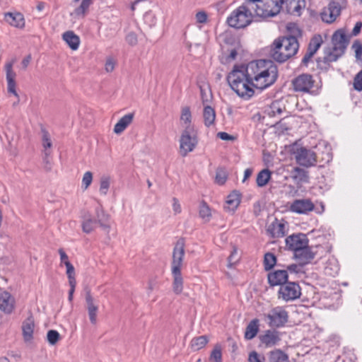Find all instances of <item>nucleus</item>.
<instances>
[{"label": "nucleus", "mask_w": 362, "mask_h": 362, "mask_svg": "<svg viewBox=\"0 0 362 362\" xmlns=\"http://www.w3.org/2000/svg\"><path fill=\"white\" fill-rule=\"evenodd\" d=\"M247 76L253 88L263 90L275 83L278 77V69L271 60L259 59L247 64Z\"/></svg>", "instance_id": "nucleus-1"}, {"label": "nucleus", "mask_w": 362, "mask_h": 362, "mask_svg": "<svg viewBox=\"0 0 362 362\" xmlns=\"http://www.w3.org/2000/svg\"><path fill=\"white\" fill-rule=\"evenodd\" d=\"M247 65H235L227 76V81L236 94L244 100L250 99L255 94L251 80L246 73Z\"/></svg>", "instance_id": "nucleus-2"}, {"label": "nucleus", "mask_w": 362, "mask_h": 362, "mask_svg": "<svg viewBox=\"0 0 362 362\" xmlns=\"http://www.w3.org/2000/svg\"><path fill=\"white\" fill-rule=\"evenodd\" d=\"M299 44L293 36L276 39L270 48V56L276 62L283 63L293 57L298 52Z\"/></svg>", "instance_id": "nucleus-3"}, {"label": "nucleus", "mask_w": 362, "mask_h": 362, "mask_svg": "<svg viewBox=\"0 0 362 362\" xmlns=\"http://www.w3.org/2000/svg\"><path fill=\"white\" fill-rule=\"evenodd\" d=\"M256 16L254 13V3L245 0L243 4L235 9L227 18L229 26L235 28H244L248 26Z\"/></svg>", "instance_id": "nucleus-4"}, {"label": "nucleus", "mask_w": 362, "mask_h": 362, "mask_svg": "<svg viewBox=\"0 0 362 362\" xmlns=\"http://www.w3.org/2000/svg\"><path fill=\"white\" fill-rule=\"evenodd\" d=\"M185 256V242L179 239L174 247L173 261L171 264L173 276V290L176 294H180L183 290V279L181 274V266Z\"/></svg>", "instance_id": "nucleus-5"}, {"label": "nucleus", "mask_w": 362, "mask_h": 362, "mask_svg": "<svg viewBox=\"0 0 362 362\" xmlns=\"http://www.w3.org/2000/svg\"><path fill=\"white\" fill-rule=\"evenodd\" d=\"M332 47H327L325 49L323 57L325 63L329 64L336 62L344 54L348 45L344 32L341 30H337L332 35Z\"/></svg>", "instance_id": "nucleus-6"}, {"label": "nucleus", "mask_w": 362, "mask_h": 362, "mask_svg": "<svg viewBox=\"0 0 362 362\" xmlns=\"http://www.w3.org/2000/svg\"><path fill=\"white\" fill-rule=\"evenodd\" d=\"M292 86L296 92L303 93H316L315 81L309 74H302L292 80Z\"/></svg>", "instance_id": "nucleus-7"}, {"label": "nucleus", "mask_w": 362, "mask_h": 362, "mask_svg": "<svg viewBox=\"0 0 362 362\" xmlns=\"http://www.w3.org/2000/svg\"><path fill=\"white\" fill-rule=\"evenodd\" d=\"M288 312L284 308L276 306L271 309L268 313L264 314V319L271 327H281L287 322Z\"/></svg>", "instance_id": "nucleus-8"}, {"label": "nucleus", "mask_w": 362, "mask_h": 362, "mask_svg": "<svg viewBox=\"0 0 362 362\" xmlns=\"http://www.w3.org/2000/svg\"><path fill=\"white\" fill-rule=\"evenodd\" d=\"M293 155L296 163L305 168L314 166L317 163L316 153L313 150L303 146L293 148Z\"/></svg>", "instance_id": "nucleus-9"}, {"label": "nucleus", "mask_w": 362, "mask_h": 362, "mask_svg": "<svg viewBox=\"0 0 362 362\" xmlns=\"http://www.w3.org/2000/svg\"><path fill=\"white\" fill-rule=\"evenodd\" d=\"M346 5V0H332L321 13L322 20L327 23H333Z\"/></svg>", "instance_id": "nucleus-10"}, {"label": "nucleus", "mask_w": 362, "mask_h": 362, "mask_svg": "<svg viewBox=\"0 0 362 362\" xmlns=\"http://www.w3.org/2000/svg\"><path fill=\"white\" fill-rule=\"evenodd\" d=\"M197 144L195 129L183 130L180 139V151L182 156H186L188 153L192 151Z\"/></svg>", "instance_id": "nucleus-11"}, {"label": "nucleus", "mask_w": 362, "mask_h": 362, "mask_svg": "<svg viewBox=\"0 0 362 362\" xmlns=\"http://www.w3.org/2000/svg\"><path fill=\"white\" fill-rule=\"evenodd\" d=\"M301 289L300 286L295 282H288L281 285L278 292V298L288 302L300 298Z\"/></svg>", "instance_id": "nucleus-12"}, {"label": "nucleus", "mask_w": 362, "mask_h": 362, "mask_svg": "<svg viewBox=\"0 0 362 362\" xmlns=\"http://www.w3.org/2000/svg\"><path fill=\"white\" fill-rule=\"evenodd\" d=\"M286 245L288 250L296 252L300 251L308 245V239L305 234L291 235L286 238Z\"/></svg>", "instance_id": "nucleus-13"}, {"label": "nucleus", "mask_w": 362, "mask_h": 362, "mask_svg": "<svg viewBox=\"0 0 362 362\" xmlns=\"http://www.w3.org/2000/svg\"><path fill=\"white\" fill-rule=\"evenodd\" d=\"M16 62V59H13L5 64L4 69L6 71V79L7 82V90L9 93L13 94L17 98H19L18 94L16 90V74L13 69V66Z\"/></svg>", "instance_id": "nucleus-14"}, {"label": "nucleus", "mask_w": 362, "mask_h": 362, "mask_svg": "<svg viewBox=\"0 0 362 362\" xmlns=\"http://www.w3.org/2000/svg\"><path fill=\"white\" fill-rule=\"evenodd\" d=\"M314 208V204L309 199H296L289 206L291 211L298 214H306L313 211Z\"/></svg>", "instance_id": "nucleus-15"}, {"label": "nucleus", "mask_w": 362, "mask_h": 362, "mask_svg": "<svg viewBox=\"0 0 362 362\" xmlns=\"http://www.w3.org/2000/svg\"><path fill=\"white\" fill-rule=\"evenodd\" d=\"M85 300L89 320L92 325H95L99 306L89 291L86 293Z\"/></svg>", "instance_id": "nucleus-16"}, {"label": "nucleus", "mask_w": 362, "mask_h": 362, "mask_svg": "<svg viewBox=\"0 0 362 362\" xmlns=\"http://www.w3.org/2000/svg\"><path fill=\"white\" fill-rule=\"evenodd\" d=\"M270 286H281L288 281V272L285 269H277L271 272L267 275Z\"/></svg>", "instance_id": "nucleus-17"}, {"label": "nucleus", "mask_w": 362, "mask_h": 362, "mask_svg": "<svg viewBox=\"0 0 362 362\" xmlns=\"http://www.w3.org/2000/svg\"><path fill=\"white\" fill-rule=\"evenodd\" d=\"M15 308V299L8 291L0 293V310L6 314H11Z\"/></svg>", "instance_id": "nucleus-18"}, {"label": "nucleus", "mask_w": 362, "mask_h": 362, "mask_svg": "<svg viewBox=\"0 0 362 362\" xmlns=\"http://www.w3.org/2000/svg\"><path fill=\"white\" fill-rule=\"evenodd\" d=\"M4 20L10 25L17 28H23L25 27V21L24 16L19 12H8L4 14Z\"/></svg>", "instance_id": "nucleus-19"}, {"label": "nucleus", "mask_w": 362, "mask_h": 362, "mask_svg": "<svg viewBox=\"0 0 362 362\" xmlns=\"http://www.w3.org/2000/svg\"><path fill=\"white\" fill-rule=\"evenodd\" d=\"M95 221L106 232H109L110 228V215L106 214L101 206L95 209Z\"/></svg>", "instance_id": "nucleus-20"}, {"label": "nucleus", "mask_w": 362, "mask_h": 362, "mask_svg": "<svg viewBox=\"0 0 362 362\" xmlns=\"http://www.w3.org/2000/svg\"><path fill=\"white\" fill-rule=\"evenodd\" d=\"M35 321L33 316L26 318L22 325L23 337L25 341H30L33 338Z\"/></svg>", "instance_id": "nucleus-21"}, {"label": "nucleus", "mask_w": 362, "mask_h": 362, "mask_svg": "<svg viewBox=\"0 0 362 362\" xmlns=\"http://www.w3.org/2000/svg\"><path fill=\"white\" fill-rule=\"evenodd\" d=\"M260 341L267 347H272L280 341L279 332L274 330H267L260 336Z\"/></svg>", "instance_id": "nucleus-22"}, {"label": "nucleus", "mask_w": 362, "mask_h": 362, "mask_svg": "<svg viewBox=\"0 0 362 362\" xmlns=\"http://www.w3.org/2000/svg\"><path fill=\"white\" fill-rule=\"evenodd\" d=\"M134 117V113H129L124 115L119 119V120L115 124L114 127V132L117 134L122 133L127 127L133 122Z\"/></svg>", "instance_id": "nucleus-23"}, {"label": "nucleus", "mask_w": 362, "mask_h": 362, "mask_svg": "<svg viewBox=\"0 0 362 362\" xmlns=\"http://www.w3.org/2000/svg\"><path fill=\"white\" fill-rule=\"evenodd\" d=\"M216 111L210 105H204L203 109L204 124L206 127H212L215 124Z\"/></svg>", "instance_id": "nucleus-24"}, {"label": "nucleus", "mask_w": 362, "mask_h": 362, "mask_svg": "<svg viewBox=\"0 0 362 362\" xmlns=\"http://www.w3.org/2000/svg\"><path fill=\"white\" fill-rule=\"evenodd\" d=\"M180 120L183 130H188V128L194 129L192 123V113L189 107L185 106L182 108Z\"/></svg>", "instance_id": "nucleus-25"}, {"label": "nucleus", "mask_w": 362, "mask_h": 362, "mask_svg": "<svg viewBox=\"0 0 362 362\" xmlns=\"http://www.w3.org/2000/svg\"><path fill=\"white\" fill-rule=\"evenodd\" d=\"M240 203V194L238 192H233L228 197L224 209L228 211H234Z\"/></svg>", "instance_id": "nucleus-26"}, {"label": "nucleus", "mask_w": 362, "mask_h": 362, "mask_svg": "<svg viewBox=\"0 0 362 362\" xmlns=\"http://www.w3.org/2000/svg\"><path fill=\"white\" fill-rule=\"evenodd\" d=\"M42 142L43 147V153H44V160L48 162V158L50 156L52 153L51 148L52 146V142L49 132L45 130H42Z\"/></svg>", "instance_id": "nucleus-27"}, {"label": "nucleus", "mask_w": 362, "mask_h": 362, "mask_svg": "<svg viewBox=\"0 0 362 362\" xmlns=\"http://www.w3.org/2000/svg\"><path fill=\"white\" fill-rule=\"evenodd\" d=\"M294 256L300 264H305L314 259L315 254L308 245L305 248L301 249L300 251L296 252Z\"/></svg>", "instance_id": "nucleus-28"}, {"label": "nucleus", "mask_w": 362, "mask_h": 362, "mask_svg": "<svg viewBox=\"0 0 362 362\" xmlns=\"http://www.w3.org/2000/svg\"><path fill=\"white\" fill-rule=\"evenodd\" d=\"M62 39L66 42L69 47L73 49L76 50L80 44V38L73 31L69 30L65 32L62 35Z\"/></svg>", "instance_id": "nucleus-29"}, {"label": "nucleus", "mask_w": 362, "mask_h": 362, "mask_svg": "<svg viewBox=\"0 0 362 362\" xmlns=\"http://www.w3.org/2000/svg\"><path fill=\"white\" fill-rule=\"evenodd\" d=\"M267 233L272 238H281L285 235V225L282 223L274 221L269 226Z\"/></svg>", "instance_id": "nucleus-30"}, {"label": "nucleus", "mask_w": 362, "mask_h": 362, "mask_svg": "<svg viewBox=\"0 0 362 362\" xmlns=\"http://www.w3.org/2000/svg\"><path fill=\"white\" fill-rule=\"evenodd\" d=\"M305 6V0H296V1H293L288 4V5L285 6V8L287 13L293 16H300Z\"/></svg>", "instance_id": "nucleus-31"}, {"label": "nucleus", "mask_w": 362, "mask_h": 362, "mask_svg": "<svg viewBox=\"0 0 362 362\" xmlns=\"http://www.w3.org/2000/svg\"><path fill=\"white\" fill-rule=\"evenodd\" d=\"M259 329V321L258 319H253L246 327L245 332V338L247 340L253 339Z\"/></svg>", "instance_id": "nucleus-32"}, {"label": "nucleus", "mask_w": 362, "mask_h": 362, "mask_svg": "<svg viewBox=\"0 0 362 362\" xmlns=\"http://www.w3.org/2000/svg\"><path fill=\"white\" fill-rule=\"evenodd\" d=\"M284 110V107L282 106L281 102L276 100L267 108L265 112L269 117H274L281 115Z\"/></svg>", "instance_id": "nucleus-33"}, {"label": "nucleus", "mask_w": 362, "mask_h": 362, "mask_svg": "<svg viewBox=\"0 0 362 362\" xmlns=\"http://www.w3.org/2000/svg\"><path fill=\"white\" fill-rule=\"evenodd\" d=\"M97 222L93 219L90 215H85L81 222L82 230L86 233H90L95 230Z\"/></svg>", "instance_id": "nucleus-34"}, {"label": "nucleus", "mask_w": 362, "mask_h": 362, "mask_svg": "<svg viewBox=\"0 0 362 362\" xmlns=\"http://www.w3.org/2000/svg\"><path fill=\"white\" fill-rule=\"evenodd\" d=\"M269 362H288V356L280 349L269 353Z\"/></svg>", "instance_id": "nucleus-35"}, {"label": "nucleus", "mask_w": 362, "mask_h": 362, "mask_svg": "<svg viewBox=\"0 0 362 362\" xmlns=\"http://www.w3.org/2000/svg\"><path fill=\"white\" fill-rule=\"evenodd\" d=\"M209 342V339L206 335L199 336L194 337L191 340L190 346L191 349L196 351L204 348Z\"/></svg>", "instance_id": "nucleus-36"}, {"label": "nucleus", "mask_w": 362, "mask_h": 362, "mask_svg": "<svg viewBox=\"0 0 362 362\" xmlns=\"http://www.w3.org/2000/svg\"><path fill=\"white\" fill-rule=\"evenodd\" d=\"M271 178V172L268 169L262 170L257 176L256 182L258 187L265 186Z\"/></svg>", "instance_id": "nucleus-37"}, {"label": "nucleus", "mask_w": 362, "mask_h": 362, "mask_svg": "<svg viewBox=\"0 0 362 362\" xmlns=\"http://www.w3.org/2000/svg\"><path fill=\"white\" fill-rule=\"evenodd\" d=\"M322 43V38L320 35H315L310 40L308 50L311 52L313 54H315L316 52L319 49Z\"/></svg>", "instance_id": "nucleus-38"}, {"label": "nucleus", "mask_w": 362, "mask_h": 362, "mask_svg": "<svg viewBox=\"0 0 362 362\" xmlns=\"http://www.w3.org/2000/svg\"><path fill=\"white\" fill-rule=\"evenodd\" d=\"M211 362H222V348L219 344H216L209 356Z\"/></svg>", "instance_id": "nucleus-39"}, {"label": "nucleus", "mask_w": 362, "mask_h": 362, "mask_svg": "<svg viewBox=\"0 0 362 362\" xmlns=\"http://www.w3.org/2000/svg\"><path fill=\"white\" fill-rule=\"evenodd\" d=\"M92 4L93 0H82L81 5L74 10V14L78 16H84Z\"/></svg>", "instance_id": "nucleus-40"}, {"label": "nucleus", "mask_w": 362, "mask_h": 362, "mask_svg": "<svg viewBox=\"0 0 362 362\" xmlns=\"http://www.w3.org/2000/svg\"><path fill=\"white\" fill-rule=\"evenodd\" d=\"M276 263V258L272 253L267 252L264 255V267L266 271L271 270Z\"/></svg>", "instance_id": "nucleus-41"}, {"label": "nucleus", "mask_w": 362, "mask_h": 362, "mask_svg": "<svg viewBox=\"0 0 362 362\" xmlns=\"http://www.w3.org/2000/svg\"><path fill=\"white\" fill-rule=\"evenodd\" d=\"M110 185V178L107 176H103L100 180L99 192L101 195H106Z\"/></svg>", "instance_id": "nucleus-42"}, {"label": "nucleus", "mask_w": 362, "mask_h": 362, "mask_svg": "<svg viewBox=\"0 0 362 362\" xmlns=\"http://www.w3.org/2000/svg\"><path fill=\"white\" fill-rule=\"evenodd\" d=\"M60 338V334L57 330L51 329L49 330L47 333V340L48 343L52 346L55 345L59 341Z\"/></svg>", "instance_id": "nucleus-43"}, {"label": "nucleus", "mask_w": 362, "mask_h": 362, "mask_svg": "<svg viewBox=\"0 0 362 362\" xmlns=\"http://www.w3.org/2000/svg\"><path fill=\"white\" fill-rule=\"evenodd\" d=\"M200 93L203 106L210 105L212 99V95L210 91H207L206 88L200 86Z\"/></svg>", "instance_id": "nucleus-44"}, {"label": "nucleus", "mask_w": 362, "mask_h": 362, "mask_svg": "<svg viewBox=\"0 0 362 362\" xmlns=\"http://www.w3.org/2000/svg\"><path fill=\"white\" fill-rule=\"evenodd\" d=\"M211 210L209 206L205 203L202 202L199 206V216L202 218L208 221L211 217Z\"/></svg>", "instance_id": "nucleus-45"}, {"label": "nucleus", "mask_w": 362, "mask_h": 362, "mask_svg": "<svg viewBox=\"0 0 362 362\" xmlns=\"http://www.w3.org/2000/svg\"><path fill=\"white\" fill-rule=\"evenodd\" d=\"M293 173L294 174L293 177L298 178L300 181H305L308 178L307 172L300 168H294Z\"/></svg>", "instance_id": "nucleus-46"}, {"label": "nucleus", "mask_w": 362, "mask_h": 362, "mask_svg": "<svg viewBox=\"0 0 362 362\" xmlns=\"http://www.w3.org/2000/svg\"><path fill=\"white\" fill-rule=\"evenodd\" d=\"M351 49L355 52V57L357 59H362V44L359 40H356L352 46Z\"/></svg>", "instance_id": "nucleus-47"}, {"label": "nucleus", "mask_w": 362, "mask_h": 362, "mask_svg": "<svg viewBox=\"0 0 362 362\" xmlns=\"http://www.w3.org/2000/svg\"><path fill=\"white\" fill-rule=\"evenodd\" d=\"M66 267V274L69 279V284L76 283L75 278V269L71 264H67Z\"/></svg>", "instance_id": "nucleus-48"}, {"label": "nucleus", "mask_w": 362, "mask_h": 362, "mask_svg": "<svg viewBox=\"0 0 362 362\" xmlns=\"http://www.w3.org/2000/svg\"><path fill=\"white\" fill-rule=\"evenodd\" d=\"M227 180V174L224 170H217L216 174V182L218 185H223Z\"/></svg>", "instance_id": "nucleus-49"}, {"label": "nucleus", "mask_w": 362, "mask_h": 362, "mask_svg": "<svg viewBox=\"0 0 362 362\" xmlns=\"http://www.w3.org/2000/svg\"><path fill=\"white\" fill-rule=\"evenodd\" d=\"M93 181V174L90 171H87L84 173L82 179V187L86 189L90 185Z\"/></svg>", "instance_id": "nucleus-50"}, {"label": "nucleus", "mask_w": 362, "mask_h": 362, "mask_svg": "<svg viewBox=\"0 0 362 362\" xmlns=\"http://www.w3.org/2000/svg\"><path fill=\"white\" fill-rule=\"evenodd\" d=\"M353 85L355 90L362 91V70L355 76Z\"/></svg>", "instance_id": "nucleus-51"}, {"label": "nucleus", "mask_w": 362, "mask_h": 362, "mask_svg": "<svg viewBox=\"0 0 362 362\" xmlns=\"http://www.w3.org/2000/svg\"><path fill=\"white\" fill-rule=\"evenodd\" d=\"M195 18L199 23H205L207 21L208 16L206 12L199 11L196 13Z\"/></svg>", "instance_id": "nucleus-52"}, {"label": "nucleus", "mask_w": 362, "mask_h": 362, "mask_svg": "<svg viewBox=\"0 0 362 362\" xmlns=\"http://www.w3.org/2000/svg\"><path fill=\"white\" fill-rule=\"evenodd\" d=\"M126 41L129 45L132 46L135 45L137 43L136 35L132 32L128 33L126 36Z\"/></svg>", "instance_id": "nucleus-53"}, {"label": "nucleus", "mask_w": 362, "mask_h": 362, "mask_svg": "<svg viewBox=\"0 0 362 362\" xmlns=\"http://www.w3.org/2000/svg\"><path fill=\"white\" fill-rule=\"evenodd\" d=\"M115 61L112 58H108L105 64V69L107 72H112L115 69Z\"/></svg>", "instance_id": "nucleus-54"}, {"label": "nucleus", "mask_w": 362, "mask_h": 362, "mask_svg": "<svg viewBox=\"0 0 362 362\" xmlns=\"http://www.w3.org/2000/svg\"><path fill=\"white\" fill-rule=\"evenodd\" d=\"M238 250L235 248L231 252L230 256L228 258L229 266L234 264L238 260Z\"/></svg>", "instance_id": "nucleus-55"}, {"label": "nucleus", "mask_w": 362, "mask_h": 362, "mask_svg": "<svg viewBox=\"0 0 362 362\" xmlns=\"http://www.w3.org/2000/svg\"><path fill=\"white\" fill-rule=\"evenodd\" d=\"M58 252L60 255L61 263L64 264L65 266H66L67 264H71V262L69 261L68 255L62 248L59 249Z\"/></svg>", "instance_id": "nucleus-56"}, {"label": "nucleus", "mask_w": 362, "mask_h": 362, "mask_svg": "<svg viewBox=\"0 0 362 362\" xmlns=\"http://www.w3.org/2000/svg\"><path fill=\"white\" fill-rule=\"evenodd\" d=\"M262 358L256 351H252L249 356L248 361L249 362H262Z\"/></svg>", "instance_id": "nucleus-57"}, {"label": "nucleus", "mask_w": 362, "mask_h": 362, "mask_svg": "<svg viewBox=\"0 0 362 362\" xmlns=\"http://www.w3.org/2000/svg\"><path fill=\"white\" fill-rule=\"evenodd\" d=\"M173 210L175 214H178L181 212V206L177 198L173 199Z\"/></svg>", "instance_id": "nucleus-58"}, {"label": "nucleus", "mask_w": 362, "mask_h": 362, "mask_svg": "<svg viewBox=\"0 0 362 362\" xmlns=\"http://www.w3.org/2000/svg\"><path fill=\"white\" fill-rule=\"evenodd\" d=\"M217 136L223 141L233 140V136L224 132H220L217 134Z\"/></svg>", "instance_id": "nucleus-59"}, {"label": "nucleus", "mask_w": 362, "mask_h": 362, "mask_svg": "<svg viewBox=\"0 0 362 362\" xmlns=\"http://www.w3.org/2000/svg\"><path fill=\"white\" fill-rule=\"evenodd\" d=\"M361 28H362V22H361V21L357 22L355 24L354 28H353V30L351 32L352 35H354V36L358 35L361 32Z\"/></svg>", "instance_id": "nucleus-60"}, {"label": "nucleus", "mask_w": 362, "mask_h": 362, "mask_svg": "<svg viewBox=\"0 0 362 362\" xmlns=\"http://www.w3.org/2000/svg\"><path fill=\"white\" fill-rule=\"evenodd\" d=\"M315 54L312 53L311 52L307 50V52L304 55L303 58L302 59V63L305 65H307L310 59L313 57Z\"/></svg>", "instance_id": "nucleus-61"}, {"label": "nucleus", "mask_w": 362, "mask_h": 362, "mask_svg": "<svg viewBox=\"0 0 362 362\" xmlns=\"http://www.w3.org/2000/svg\"><path fill=\"white\" fill-rule=\"evenodd\" d=\"M76 285V283L69 284L70 289L69 291V298H68L70 302L72 301V300H73V295L75 291Z\"/></svg>", "instance_id": "nucleus-62"}, {"label": "nucleus", "mask_w": 362, "mask_h": 362, "mask_svg": "<svg viewBox=\"0 0 362 362\" xmlns=\"http://www.w3.org/2000/svg\"><path fill=\"white\" fill-rule=\"evenodd\" d=\"M30 60H31V57H30V55H28L27 57H25L23 59V61H22L21 64H22V66H23V69H25L28 67V64H30Z\"/></svg>", "instance_id": "nucleus-63"}, {"label": "nucleus", "mask_w": 362, "mask_h": 362, "mask_svg": "<svg viewBox=\"0 0 362 362\" xmlns=\"http://www.w3.org/2000/svg\"><path fill=\"white\" fill-rule=\"evenodd\" d=\"M252 174V168H247L245 170L244 172V177L243 180V182H245V180L249 178Z\"/></svg>", "instance_id": "nucleus-64"}]
</instances>
